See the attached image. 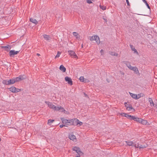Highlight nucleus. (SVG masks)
<instances>
[{"instance_id":"f257e3e1","label":"nucleus","mask_w":157,"mask_h":157,"mask_svg":"<svg viewBox=\"0 0 157 157\" xmlns=\"http://www.w3.org/2000/svg\"><path fill=\"white\" fill-rule=\"evenodd\" d=\"M69 121H70L69 124H67L69 125H77L78 124L80 126L82 124V122H80L76 118L70 119Z\"/></svg>"},{"instance_id":"f03ea898","label":"nucleus","mask_w":157,"mask_h":157,"mask_svg":"<svg viewBox=\"0 0 157 157\" xmlns=\"http://www.w3.org/2000/svg\"><path fill=\"white\" fill-rule=\"evenodd\" d=\"M125 62V64L129 69L134 71L136 74L139 73V71L136 67H132L130 63L129 62Z\"/></svg>"},{"instance_id":"7ed1b4c3","label":"nucleus","mask_w":157,"mask_h":157,"mask_svg":"<svg viewBox=\"0 0 157 157\" xmlns=\"http://www.w3.org/2000/svg\"><path fill=\"white\" fill-rule=\"evenodd\" d=\"M89 37V39L90 41H92L95 40L97 44H100V38L97 35H93L92 36H90Z\"/></svg>"},{"instance_id":"20e7f679","label":"nucleus","mask_w":157,"mask_h":157,"mask_svg":"<svg viewBox=\"0 0 157 157\" xmlns=\"http://www.w3.org/2000/svg\"><path fill=\"white\" fill-rule=\"evenodd\" d=\"M26 78V76L25 75H20L19 77H17L13 79L15 83L19 82L21 80L25 79Z\"/></svg>"},{"instance_id":"39448f33","label":"nucleus","mask_w":157,"mask_h":157,"mask_svg":"<svg viewBox=\"0 0 157 157\" xmlns=\"http://www.w3.org/2000/svg\"><path fill=\"white\" fill-rule=\"evenodd\" d=\"M73 150L75 151L79 155H82L83 154V153L80 151V148L77 147H72Z\"/></svg>"},{"instance_id":"423d86ee","label":"nucleus","mask_w":157,"mask_h":157,"mask_svg":"<svg viewBox=\"0 0 157 157\" xmlns=\"http://www.w3.org/2000/svg\"><path fill=\"white\" fill-rule=\"evenodd\" d=\"M68 52H69V54L72 58H78V57L77 56L76 54L74 51L70 50L68 51Z\"/></svg>"},{"instance_id":"0eeeda50","label":"nucleus","mask_w":157,"mask_h":157,"mask_svg":"<svg viewBox=\"0 0 157 157\" xmlns=\"http://www.w3.org/2000/svg\"><path fill=\"white\" fill-rule=\"evenodd\" d=\"M19 51H15L14 50H12L10 51L9 54L11 57H13L16 55H17L19 52Z\"/></svg>"},{"instance_id":"6e6552de","label":"nucleus","mask_w":157,"mask_h":157,"mask_svg":"<svg viewBox=\"0 0 157 157\" xmlns=\"http://www.w3.org/2000/svg\"><path fill=\"white\" fill-rule=\"evenodd\" d=\"M65 80L66 82H67L70 85H72L73 84V82L72 79L70 77L66 76L65 77Z\"/></svg>"},{"instance_id":"1a4fd4ad","label":"nucleus","mask_w":157,"mask_h":157,"mask_svg":"<svg viewBox=\"0 0 157 157\" xmlns=\"http://www.w3.org/2000/svg\"><path fill=\"white\" fill-rule=\"evenodd\" d=\"M54 108V109L56 111H60L61 112H63L65 110L61 106L60 107L55 106Z\"/></svg>"},{"instance_id":"9d476101","label":"nucleus","mask_w":157,"mask_h":157,"mask_svg":"<svg viewBox=\"0 0 157 157\" xmlns=\"http://www.w3.org/2000/svg\"><path fill=\"white\" fill-rule=\"evenodd\" d=\"M127 102H125L124 103L125 106L126 107L127 110L128 111H130L132 109H133L134 111H135V109L133 108L131 105L129 104L128 106H127V105H126V104L128 105V104H127Z\"/></svg>"},{"instance_id":"9b49d317","label":"nucleus","mask_w":157,"mask_h":157,"mask_svg":"<svg viewBox=\"0 0 157 157\" xmlns=\"http://www.w3.org/2000/svg\"><path fill=\"white\" fill-rule=\"evenodd\" d=\"M61 119L63 124H65L67 125H68L67 124H69L70 120H67L64 118H61Z\"/></svg>"},{"instance_id":"f8f14e48","label":"nucleus","mask_w":157,"mask_h":157,"mask_svg":"<svg viewBox=\"0 0 157 157\" xmlns=\"http://www.w3.org/2000/svg\"><path fill=\"white\" fill-rule=\"evenodd\" d=\"M2 48L4 49L5 50L8 52L10 50L11 48L10 45H7L6 46H2Z\"/></svg>"},{"instance_id":"ddd939ff","label":"nucleus","mask_w":157,"mask_h":157,"mask_svg":"<svg viewBox=\"0 0 157 157\" xmlns=\"http://www.w3.org/2000/svg\"><path fill=\"white\" fill-rule=\"evenodd\" d=\"M132 120L134 121H135L140 123L141 121V119L136 117L135 116H133L132 119Z\"/></svg>"},{"instance_id":"4468645a","label":"nucleus","mask_w":157,"mask_h":157,"mask_svg":"<svg viewBox=\"0 0 157 157\" xmlns=\"http://www.w3.org/2000/svg\"><path fill=\"white\" fill-rule=\"evenodd\" d=\"M135 146L136 147H137L138 148H140V149H142V148H144L145 147H146L145 146L142 145H141L140 144H136L135 145Z\"/></svg>"},{"instance_id":"2eb2a0df","label":"nucleus","mask_w":157,"mask_h":157,"mask_svg":"<svg viewBox=\"0 0 157 157\" xmlns=\"http://www.w3.org/2000/svg\"><path fill=\"white\" fill-rule=\"evenodd\" d=\"M130 95L133 98L135 99H138L140 98V97H138L137 95L135 94L132 93L130 92H129Z\"/></svg>"},{"instance_id":"dca6fc26","label":"nucleus","mask_w":157,"mask_h":157,"mask_svg":"<svg viewBox=\"0 0 157 157\" xmlns=\"http://www.w3.org/2000/svg\"><path fill=\"white\" fill-rule=\"evenodd\" d=\"M124 117H127L128 119L131 120H132V117H133V116H131L130 115H129L128 113H126V114H124Z\"/></svg>"},{"instance_id":"f3484780","label":"nucleus","mask_w":157,"mask_h":157,"mask_svg":"<svg viewBox=\"0 0 157 157\" xmlns=\"http://www.w3.org/2000/svg\"><path fill=\"white\" fill-rule=\"evenodd\" d=\"M30 21L31 22L35 24L36 25L38 23L37 21L35 19H34L33 18H30Z\"/></svg>"},{"instance_id":"a211bd4d","label":"nucleus","mask_w":157,"mask_h":157,"mask_svg":"<svg viewBox=\"0 0 157 157\" xmlns=\"http://www.w3.org/2000/svg\"><path fill=\"white\" fill-rule=\"evenodd\" d=\"M9 90L13 93H16V88L12 86L9 88Z\"/></svg>"},{"instance_id":"6ab92c4d","label":"nucleus","mask_w":157,"mask_h":157,"mask_svg":"<svg viewBox=\"0 0 157 157\" xmlns=\"http://www.w3.org/2000/svg\"><path fill=\"white\" fill-rule=\"evenodd\" d=\"M148 101L149 102H150V105L151 107L154 106V104L151 98H149Z\"/></svg>"},{"instance_id":"aec40b11","label":"nucleus","mask_w":157,"mask_h":157,"mask_svg":"<svg viewBox=\"0 0 157 157\" xmlns=\"http://www.w3.org/2000/svg\"><path fill=\"white\" fill-rule=\"evenodd\" d=\"M48 105L50 108L52 109H54V107L55 106L53 105L52 102H48Z\"/></svg>"},{"instance_id":"412c9836","label":"nucleus","mask_w":157,"mask_h":157,"mask_svg":"<svg viewBox=\"0 0 157 157\" xmlns=\"http://www.w3.org/2000/svg\"><path fill=\"white\" fill-rule=\"evenodd\" d=\"M59 69L61 71H62L63 72H65L66 71V68L62 65H60V66Z\"/></svg>"},{"instance_id":"4be33fe9","label":"nucleus","mask_w":157,"mask_h":157,"mask_svg":"<svg viewBox=\"0 0 157 157\" xmlns=\"http://www.w3.org/2000/svg\"><path fill=\"white\" fill-rule=\"evenodd\" d=\"M130 46L132 51H134L135 53L136 52L137 54H138V52L136 50L134 47L132 45L130 44Z\"/></svg>"},{"instance_id":"5701e85b","label":"nucleus","mask_w":157,"mask_h":157,"mask_svg":"<svg viewBox=\"0 0 157 157\" xmlns=\"http://www.w3.org/2000/svg\"><path fill=\"white\" fill-rule=\"evenodd\" d=\"M43 36L45 40H50V37L48 35H47L44 34L43 35Z\"/></svg>"},{"instance_id":"b1692460","label":"nucleus","mask_w":157,"mask_h":157,"mask_svg":"<svg viewBox=\"0 0 157 157\" xmlns=\"http://www.w3.org/2000/svg\"><path fill=\"white\" fill-rule=\"evenodd\" d=\"M8 85L13 84L15 83V82L13 81V79H10V80H8Z\"/></svg>"},{"instance_id":"393cba45","label":"nucleus","mask_w":157,"mask_h":157,"mask_svg":"<svg viewBox=\"0 0 157 157\" xmlns=\"http://www.w3.org/2000/svg\"><path fill=\"white\" fill-rule=\"evenodd\" d=\"M126 143H127L128 145L129 146H132L134 144L133 142L131 141H126Z\"/></svg>"},{"instance_id":"a878e982","label":"nucleus","mask_w":157,"mask_h":157,"mask_svg":"<svg viewBox=\"0 0 157 157\" xmlns=\"http://www.w3.org/2000/svg\"><path fill=\"white\" fill-rule=\"evenodd\" d=\"M73 35L76 38L78 39L79 38V35L78 33L76 32H74L73 33Z\"/></svg>"},{"instance_id":"bb28decb","label":"nucleus","mask_w":157,"mask_h":157,"mask_svg":"<svg viewBox=\"0 0 157 157\" xmlns=\"http://www.w3.org/2000/svg\"><path fill=\"white\" fill-rule=\"evenodd\" d=\"M8 79L3 80L2 81V83L4 85H8Z\"/></svg>"},{"instance_id":"cd10ccee","label":"nucleus","mask_w":157,"mask_h":157,"mask_svg":"<svg viewBox=\"0 0 157 157\" xmlns=\"http://www.w3.org/2000/svg\"><path fill=\"white\" fill-rule=\"evenodd\" d=\"M55 121L54 120L49 119L48 120L47 124H48L51 125Z\"/></svg>"},{"instance_id":"c85d7f7f","label":"nucleus","mask_w":157,"mask_h":157,"mask_svg":"<svg viewBox=\"0 0 157 157\" xmlns=\"http://www.w3.org/2000/svg\"><path fill=\"white\" fill-rule=\"evenodd\" d=\"M140 122L143 124H146L147 123V121L146 120L141 119Z\"/></svg>"},{"instance_id":"c756f323","label":"nucleus","mask_w":157,"mask_h":157,"mask_svg":"<svg viewBox=\"0 0 157 157\" xmlns=\"http://www.w3.org/2000/svg\"><path fill=\"white\" fill-rule=\"evenodd\" d=\"M68 137H76V136L74 135L73 132H71L69 135Z\"/></svg>"},{"instance_id":"7c9ffc66","label":"nucleus","mask_w":157,"mask_h":157,"mask_svg":"<svg viewBox=\"0 0 157 157\" xmlns=\"http://www.w3.org/2000/svg\"><path fill=\"white\" fill-rule=\"evenodd\" d=\"M111 55L112 56H118V54L117 53H116L114 52H112L111 53Z\"/></svg>"},{"instance_id":"2f4dec72","label":"nucleus","mask_w":157,"mask_h":157,"mask_svg":"<svg viewBox=\"0 0 157 157\" xmlns=\"http://www.w3.org/2000/svg\"><path fill=\"white\" fill-rule=\"evenodd\" d=\"M84 80V77L82 76L80 78V80L82 82H85V81Z\"/></svg>"},{"instance_id":"473e14b6","label":"nucleus","mask_w":157,"mask_h":157,"mask_svg":"<svg viewBox=\"0 0 157 157\" xmlns=\"http://www.w3.org/2000/svg\"><path fill=\"white\" fill-rule=\"evenodd\" d=\"M71 140H72L74 142H76L77 141L76 138H70Z\"/></svg>"},{"instance_id":"72a5a7b5","label":"nucleus","mask_w":157,"mask_h":157,"mask_svg":"<svg viewBox=\"0 0 157 157\" xmlns=\"http://www.w3.org/2000/svg\"><path fill=\"white\" fill-rule=\"evenodd\" d=\"M100 8L103 10H105L106 9L105 6H100Z\"/></svg>"},{"instance_id":"f704fd0d","label":"nucleus","mask_w":157,"mask_h":157,"mask_svg":"<svg viewBox=\"0 0 157 157\" xmlns=\"http://www.w3.org/2000/svg\"><path fill=\"white\" fill-rule=\"evenodd\" d=\"M60 54H61V53H60L58 51L57 54L56 55V56L55 58H58Z\"/></svg>"},{"instance_id":"c9c22d12","label":"nucleus","mask_w":157,"mask_h":157,"mask_svg":"<svg viewBox=\"0 0 157 157\" xmlns=\"http://www.w3.org/2000/svg\"><path fill=\"white\" fill-rule=\"evenodd\" d=\"M86 2L89 4H90L92 3V1L90 0H86Z\"/></svg>"},{"instance_id":"e433bc0d","label":"nucleus","mask_w":157,"mask_h":157,"mask_svg":"<svg viewBox=\"0 0 157 157\" xmlns=\"http://www.w3.org/2000/svg\"><path fill=\"white\" fill-rule=\"evenodd\" d=\"M21 90L20 89L16 88V93L20 92Z\"/></svg>"},{"instance_id":"4c0bfd02","label":"nucleus","mask_w":157,"mask_h":157,"mask_svg":"<svg viewBox=\"0 0 157 157\" xmlns=\"http://www.w3.org/2000/svg\"><path fill=\"white\" fill-rule=\"evenodd\" d=\"M145 3L146 5L147 6V2L146 0H142Z\"/></svg>"},{"instance_id":"58836bf2","label":"nucleus","mask_w":157,"mask_h":157,"mask_svg":"<svg viewBox=\"0 0 157 157\" xmlns=\"http://www.w3.org/2000/svg\"><path fill=\"white\" fill-rule=\"evenodd\" d=\"M126 2L128 6H129L130 5L129 2L128 0H126Z\"/></svg>"},{"instance_id":"ea45409f","label":"nucleus","mask_w":157,"mask_h":157,"mask_svg":"<svg viewBox=\"0 0 157 157\" xmlns=\"http://www.w3.org/2000/svg\"><path fill=\"white\" fill-rule=\"evenodd\" d=\"M63 126H67L65 125H63V124L60 125V127L61 128H63Z\"/></svg>"},{"instance_id":"a19ab883","label":"nucleus","mask_w":157,"mask_h":157,"mask_svg":"<svg viewBox=\"0 0 157 157\" xmlns=\"http://www.w3.org/2000/svg\"><path fill=\"white\" fill-rule=\"evenodd\" d=\"M124 114H126V113H121V116H124Z\"/></svg>"},{"instance_id":"79ce46f5","label":"nucleus","mask_w":157,"mask_h":157,"mask_svg":"<svg viewBox=\"0 0 157 157\" xmlns=\"http://www.w3.org/2000/svg\"><path fill=\"white\" fill-rule=\"evenodd\" d=\"M103 52V50L102 49H101L100 51V52L101 53V54L102 55V53Z\"/></svg>"},{"instance_id":"37998d69","label":"nucleus","mask_w":157,"mask_h":157,"mask_svg":"<svg viewBox=\"0 0 157 157\" xmlns=\"http://www.w3.org/2000/svg\"><path fill=\"white\" fill-rule=\"evenodd\" d=\"M148 8L150 9V6H149L148 4Z\"/></svg>"},{"instance_id":"c03bdc74","label":"nucleus","mask_w":157,"mask_h":157,"mask_svg":"<svg viewBox=\"0 0 157 157\" xmlns=\"http://www.w3.org/2000/svg\"><path fill=\"white\" fill-rule=\"evenodd\" d=\"M36 55H37V56H40V54H39V53H37Z\"/></svg>"},{"instance_id":"a18cd8bd","label":"nucleus","mask_w":157,"mask_h":157,"mask_svg":"<svg viewBox=\"0 0 157 157\" xmlns=\"http://www.w3.org/2000/svg\"><path fill=\"white\" fill-rule=\"evenodd\" d=\"M84 94L86 96H87V94H86L85 93H84Z\"/></svg>"},{"instance_id":"49530a36","label":"nucleus","mask_w":157,"mask_h":157,"mask_svg":"<svg viewBox=\"0 0 157 157\" xmlns=\"http://www.w3.org/2000/svg\"><path fill=\"white\" fill-rule=\"evenodd\" d=\"M83 44H82L81 45V47H82V48H83Z\"/></svg>"},{"instance_id":"de8ad7c7","label":"nucleus","mask_w":157,"mask_h":157,"mask_svg":"<svg viewBox=\"0 0 157 157\" xmlns=\"http://www.w3.org/2000/svg\"><path fill=\"white\" fill-rule=\"evenodd\" d=\"M76 157H80V155H79V156H77Z\"/></svg>"},{"instance_id":"09e8293b","label":"nucleus","mask_w":157,"mask_h":157,"mask_svg":"<svg viewBox=\"0 0 157 157\" xmlns=\"http://www.w3.org/2000/svg\"><path fill=\"white\" fill-rule=\"evenodd\" d=\"M1 140V138H0V141Z\"/></svg>"}]
</instances>
